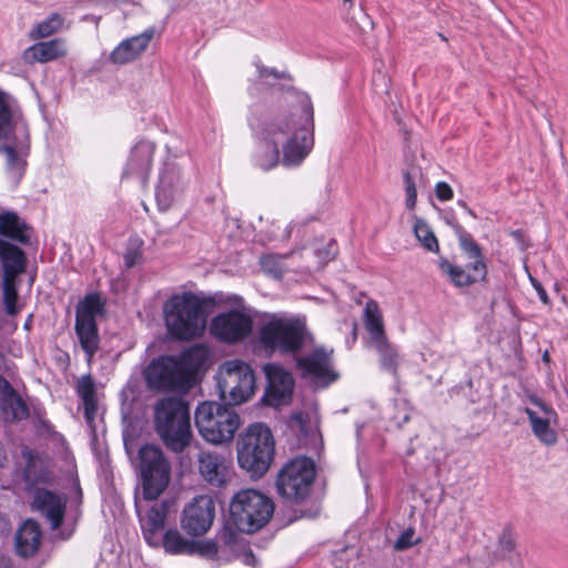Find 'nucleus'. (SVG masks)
I'll return each mask as SVG.
<instances>
[{"label":"nucleus","instance_id":"1","mask_svg":"<svg viewBox=\"0 0 568 568\" xmlns=\"http://www.w3.org/2000/svg\"><path fill=\"white\" fill-rule=\"evenodd\" d=\"M313 108L305 103L290 116H277L263 124L257 132L254 164L270 171L282 164L300 166L314 146Z\"/></svg>","mask_w":568,"mask_h":568},{"label":"nucleus","instance_id":"2","mask_svg":"<svg viewBox=\"0 0 568 568\" xmlns=\"http://www.w3.org/2000/svg\"><path fill=\"white\" fill-rule=\"evenodd\" d=\"M207 300L193 292L173 294L163 304L168 333L175 339L190 341L200 336L206 324L204 306Z\"/></svg>","mask_w":568,"mask_h":568},{"label":"nucleus","instance_id":"3","mask_svg":"<svg viewBox=\"0 0 568 568\" xmlns=\"http://www.w3.org/2000/svg\"><path fill=\"white\" fill-rule=\"evenodd\" d=\"M308 337L304 320L280 313L265 314L257 331V345L267 354H295Z\"/></svg>","mask_w":568,"mask_h":568},{"label":"nucleus","instance_id":"4","mask_svg":"<svg viewBox=\"0 0 568 568\" xmlns=\"http://www.w3.org/2000/svg\"><path fill=\"white\" fill-rule=\"evenodd\" d=\"M154 425L158 435L170 450L181 453L190 445V409L182 398L160 399L154 408Z\"/></svg>","mask_w":568,"mask_h":568},{"label":"nucleus","instance_id":"5","mask_svg":"<svg viewBox=\"0 0 568 568\" xmlns=\"http://www.w3.org/2000/svg\"><path fill=\"white\" fill-rule=\"evenodd\" d=\"M237 462L253 477L263 476L275 454V442L271 429L262 424L250 425L237 440Z\"/></svg>","mask_w":568,"mask_h":568},{"label":"nucleus","instance_id":"6","mask_svg":"<svg viewBox=\"0 0 568 568\" xmlns=\"http://www.w3.org/2000/svg\"><path fill=\"white\" fill-rule=\"evenodd\" d=\"M194 419L202 438L214 445L232 442L241 426V417L234 408L217 402L200 403Z\"/></svg>","mask_w":568,"mask_h":568},{"label":"nucleus","instance_id":"7","mask_svg":"<svg viewBox=\"0 0 568 568\" xmlns=\"http://www.w3.org/2000/svg\"><path fill=\"white\" fill-rule=\"evenodd\" d=\"M274 513L270 497L255 489H243L230 504V517L237 530L253 534L264 527Z\"/></svg>","mask_w":568,"mask_h":568},{"label":"nucleus","instance_id":"8","mask_svg":"<svg viewBox=\"0 0 568 568\" xmlns=\"http://www.w3.org/2000/svg\"><path fill=\"white\" fill-rule=\"evenodd\" d=\"M220 396L232 405L248 400L255 392V376L251 366L242 359L225 361L219 368Z\"/></svg>","mask_w":568,"mask_h":568},{"label":"nucleus","instance_id":"9","mask_svg":"<svg viewBox=\"0 0 568 568\" xmlns=\"http://www.w3.org/2000/svg\"><path fill=\"white\" fill-rule=\"evenodd\" d=\"M139 470L143 498L155 500L165 490L171 478V465L162 449L146 444L139 449Z\"/></svg>","mask_w":568,"mask_h":568},{"label":"nucleus","instance_id":"10","mask_svg":"<svg viewBox=\"0 0 568 568\" xmlns=\"http://www.w3.org/2000/svg\"><path fill=\"white\" fill-rule=\"evenodd\" d=\"M315 476V464L311 458L297 457L291 459L277 475V491L285 499L300 503L308 496Z\"/></svg>","mask_w":568,"mask_h":568},{"label":"nucleus","instance_id":"11","mask_svg":"<svg viewBox=\"0 0 568 568\" xmlns=\"http://www.w3.org/2000/svg\"><path fill=\"white\" fill-rule=\"evenodd\" d=\"M254 312L239 305L216 314L210 324V333L220 342L236 344L246 339L253 332Z\"/></svg>","mask_w":568,"mask_h":568},{"label":"nucleus","instance_id":"12","mask_svg":"<svg viewBox=\"0 0 568 568\" xmlns=\"http://www.w3.org/2000/svg\"><path fill=\"white\" fill-rule=\"evenodd\" d=\"M301 376L315 387H326L338 378L332 363V351L316 347L296 358Z\"/></svg>","mask_w":568,"mask_h":568},{"label":"nucleus","instance_id":"13","mask_svg":"<svg viewBox=\"0 0 568 568\" xmlns=\"http://www.w3.org/2000/svg\"><path fill=\"white\" fill-rule=\"evenodd\" d=\"M267 387L263 395V402L278 408L291 403L295 387V381L290 371L274 363L264 366Z\"/></svg>","mask_w":568,"mask_h":568},{"label":"nucleus","instance_id":"14","mask_svg":"<svg viewBox=\"0 0 568 568\" xmlns=\"http://www.w3.org/2000/svg\"><path fill=\"white\" fill-rule=\"evenodd\" d=\"M527 400L529 406L524 408L527 414L534 435L544 444L551 446L557 442V434L552 426L558 423V414L541 398L530 395Z\"/></svg>","mask_w":568,"mask_h":568},{"label":"nucleus","instance_id":"15","mask_svg":"<svg viewBox=\"0 0 568 568\" xmlns=\"http://www.w3.org/2000/svg\"><path fill=\"white\" fill-rule=\"evenodd\" d=\"M215 517V505L207 495L194 497L183 509L181 517L182 529L194 537L206 534Z\"/></svg>","mask_w":568,"mask_h":568},{"label":"nucleus","instance_id":"16","mask_svg":"<svg viewBox=\"0 0 568 568\" xmlns=\"http://www.w3.org/2000/svg\"><path fill=\"white\" fill-rule=\"evenodd\" d=\"M145 381L153 389L185 387L175 363V356H162L153 359L145 369Z\"/></svg>","mask_w":568,"mask_h":568},{"label":"nucleus","instance_id":"17","mask_svg":"<svg viewBox=\"0 0 568 568\" xmlns=\"http://www.w3.org/2000/svg\"><path fill=\"white\" fill-rule=\"evenodd\" d=\"M155 144L150 141H139L131 150L124 176L138 178L145 183L152 169Z\"/></svg>","mask_w":568,"mask_h":568},{"label":"nucleus","instance_id":"18","mask_svg":"<svg viewBox=\"0 0 568 568\" xmlns=\"http://www.w3.org/2000/svg\"><path fill=\"white\" fill-rule=\"evenodd\" d=\"M153 37L154 29L149 28L140 34L121 41L110 53V61L114 64L133 62L145 52Z\"/></svg>","mask_w":568,"mask_h":568},{"label":"nucleus","instance_id":"19","mask_svg":"<svg viewBox=\"0 0 568 568\" xmlns=\"http://www.w3.org/2000/svg\"><path fill=\"white\" fill-rule=\"evenodd\" d=\"M32 507L45 516L52 529H57L62 524L65 510L63 497L47 489H37L33 494Z\"/></svg>","mask_w":568,"mask_h":568},{"label":"nucleus","instance_id":"20","mask_svg":"<svg viewBox=\"0 0 568 568\" xmlns=\"http://www.w3.org/2000/svg\"><path fill=\"white\" fill-rule=\"evenodd\" d=\"M67 54V41L62 38H55L30 45L23 51L22 59L27 64L47 63L64 58Z\"/></svg>","mask_w":568,"mask_h":568},{"label":"nucleus","instance_id":"21","mask_svg":"<svg viewBox=\"0 0 568 568\" xmlns=\"http://www.w3.org/2000/svg\"><path fill=\"white\" fill-rule=\"evenodd\" d=\"M197 466L201 476L211 485L222 486L226 481L229 465L226 459L217 453L201 452L197 455Z\"/></svg>","mask_w":568,"mask_h":568},{"label":"nucleus","instance_id":"22","mask_svg":"<svg viewBox=\"0 0 568 568\" xmlns=\"http://www.w3.org/2000/svg\"><path fill=\"white\" fill-rule=\"evenodd\" d=\"M439 267L445 273L454 285L459 287L469 286L473 283L483 281L486 277L487 271L484 262H471L467 268L450 264L448 261H442Z\"/></svg>","mask_w":568,"mask_h":568},{"label":"nucleus","instance_id":"23","mask_svg":"<svg viewBox=\"0 0 568 568\" xmlns=\"http://www.w3.org/2000/svg\"><path fill=\"white\" fill-rule=\"evenodd\" d=\"M206 359L207 354L202 346L189 347L175 357V363L185 387L190 386L194 376L202 368Z\"/></svg>","mask_w":568,"mask_h":568},{"label":"nucleus","instance_id":"24","mask_svg":"<svg viewBox=\"0 0 568 568\" xmlns=\"http://www.w3.org/2000/svg\"><path fill=\"white\" fill-rule=\"evenodd\" d=\"M144 538L150 546L158 547L156 534L164 527L168 507L165 504L152 506L144 516L141 515L140 506L136 503Z\"/></svg>","mask_w":568,"mask_h":568},{"label":"nucleus","instance_id":"25","mask_svg":"<svg viewBox=\"0 0 568 568\" xmlns=\"http://www.w3.org/2000/svg\"><path fill=\"white\" fill-rule=\"evenodd\" d=\"M0 262L3 271L2 277L18 278L26 271L27 258L23 251L1 239Z\"/></svg>","mask_w":568,"mask_h":568},{"label":"nucleus","instance_id":"26","mask_svg":"<svg viewBox=\"0 0 568 568\" xmlns=\"http://www.w3.org/2000/svg\"><path fill=\"white\" fill-rule=\"evenodd\" d=\"M182 179L180 172L174 169H166L161 175L156 189V201L161 210H168L175 197L180 194Z\"/></svg>","mask_w":568,"mask_h":568},{"label":"nucleus","instance_id":"27","mask_svg":"<svg viewBox=\"0 0 568 568\" xmlns=\"http://www.w3.org/2000/svg\"><path fill=\"white\" fill-rule=\"evenodd\" d=\"M41 541V530L39 525L31 519H27L16 534V548L21 557L32 556L39 548Z\"/></svg>","mask_w":568,"mask_h":568},{"label":"nucleus","instance_id":"28","mask_svg":"<svg viewBox=\"0 0 568 568\" xmlns=\"http://www.w3.org/2000/svg\"><path fill=\"white\" fill-rule=\"evenodd\" d=\"M0 235L20 244H29L31 231L16 213L4 212L0 213Z\"/></svg>","mask_w":568,"mask_h":568},{"label":"nucleus","instance_id":"29","mask_svg":"<svg viewBox=\"0 0 568 568\" xmlns=\"http://www.w3.org/2000/svg\"><path fill=\"white\" fill-rule=\"evenodd\" d=\"M69 28L70 22H67L65 17L61 13L53 12L45 19L37 22L29 31L28 37L30 40L36 41L49 38L62 30H68Z\"/></svg>","mask_w":568,"mask_h":568},{"label":"nucleus","instance_id":"30","mask_svg":"<svg viewBox=\"0 0 568 568\" xmlns=\"http://www.w3.org/2000/svg\"><path fill=\"white\" fill-rule=\"evenodd\" d=\"M77 392L83 403L84 417L89 424H92L98 412V399L94 381L91 375H84L78 381Z\"/></svg>","mask_w":568,"mask_h":568},{"label":"nucleus","instance_id":"31","mask_svg":"<svg viewBox=\"0 0 568 568\" xmlns=\"http://www.w3.org/2000/svg\"><path fill=\"white\" fill-rule=\"evenodd\" d=\"M364 323L371 336L372 345L378 342L383 343V341L387 339L384 331L383 315L379 311L378 304L375 301H368L366 303L364 311Z\"/></svg>","mask_w":568,"mask_h":568},{"label":"nucleus","instance_id":"32","mask_svg":"<svg viewBox=\"0 0 568 568\" xmlns=\"http://www.w3.org/2000/svg\"><path fill=\"white\" fill-rule=\"evenodd\" d=\"M162 546L170 555H192L197 551V544L186 539L179 530L169 529L163 535Z\"/></svg>","mask_w":568,"mask_h":568},{"label":"nucleus","instance_id":"33","mask_svg":"<svg viewBox=\"0 0 568 568\" xmlns=\"http://www.w3.org/2000/svg\"><path fill=\"white\" fill-rule=\"evenodd\" d=\"M75 331L82 349L90 362L99 348V335L97 322L75 321Z\"/></svg>","mask_w":568,"mask_h":568},{"label":"nucleus","instance_id":"34","mask_svg":"<svg viewBox=\"0 0 568 568\" xmlns=\"http://www.w3.org/2000/svg\"><path fill=\"white\" fill-rule=\"evenodd\" d=\"M103 312V303L97 294L85 296L77 306L75 321L95 322L99 314Z\"/></svg>","mask_w":568,"mask_h":568},{"label":"nucleus","instance_id":"35","mask_svg":"<svg viewBox=\"0 0 568 568\" xmlns=\"http://www.w3.org/2000/svg\"><path fill=\"white\" fill-rule=\"evenodd\" d=\"M2 300L4 311L9 316H16L21 311L17 278L2 277Z\"/></svg>","mask_w":568,"mask_h":568},{"label":"nucleus","instance_id":"36","mask_svg":"<svg viewBox=\"0 0 568 568\" xmlns=\"http://www.w3.org/2000/svg\"><path fill=\"white\" fill-rule=\"evenodd\" d=\"M414 233L418 242L430 252H437L439 248L438 241L430 226L420 219H417L414 225Z\"/></svg>","mask_w":568,"mask_h":568},{"label":"nucleus","instance_id":"37","mask_svg":"<svg viewBox=\"0 0 568 568\" xmlns=\"http://www.w3.org/2000/svg\"><path fill=\"white\" fill-rule=\"evenodd\" d=\"M373 346L381 355L383 368L395 374L398 365V354L396 349L388 343V339L383 341V343L378 342L373 344Z\"/></svg>","mask_w":568,"mask_h":568},{"label":"nucleus","instance_id":"38","mask_svg":"<svg viewBox=\"0 0 568 568\" xmlns=\"http://www.w3.org/2000/svg\"><path fill=\"white\" fill-rule=\"evenodd\" d=\"M285 258L286 256L283 255H265L261 260L262 268L267 275L274 278H281L287 268L285 265Z\"/></svg>","mask_w":568,"mask_h":568},{"label":"nucleus","instance_id":"39","mask_svg":"<svg viewBox=\"0 0 568 568\" xmlns=\"http://www.w3.org/2000/svg\"><path fill=\"white\" fill-rule=\"evenodd\" d=\"M454 227L458 234L460 247L468 254V257L471 260V262H484L480 248L471 239V236L466 233L460 225L456 224Z\"/></svg>","mask_w":568,"mask_h":568},{"label":"nucleus","instance_id":"40","mask_svg":"<svg viewBox=\"0 0 568 568\" xmlns=\"http://www.w3.org/2000/svg\"><path fill=\"white\" fill-rule=\"evenodd\" d=\"M3 408L13 419H23L29 414L26 404L16 393L3 398Z\"/></svg>","mask_w":568,"mask_h":568},{"label":"nucleus","instance_id":"41","mask_svg":"<svg viewBox=\"0 0 568 568\" xmlns=\"http://www.w3.org/2000/svg\"><path fill=\"white\" fill-rule=\"evenodd\" d=\"M12 131L11 111L0 92V139H8Z\"/></svg>","mask_w":568,"mask_h":568},{"label":"nucleus","instance_id":"42","mask_svg":"<svg viewBox=\"0 0 568 568\" xmlns=\"http://www.w3.org/2000/svg\"><path fill=\"white\" fill-rule=\"evenodd\" d=\"M404 185L406 193V206L407 209L413 210L417 201V191L415 182L409 173L404 174Z\"/></svg>","mask_w":568,"mask_h":568},{"label":"nucleus","instance_id":"43","mask_svg":"<svg viewBox=\"0 0 568 568\" xmlns=\"http://www.w3.org/2000/svg\"><path fill=\"white\" fill-rule=\"evenodd\" d=\"M414 536L415 532L413 529H406L405 531H403L395 542V549L404 550L412 547L415 544Z\"/></svg>","mask_w":568,"mask_h":568},{"label":"nucleus","instance_id":"44","mask_svg":"<svg viewBox=\"0 0 568 568\" xmlns=\"http://www.w3.org/2000/svg\"><path fill=\"white\" fill-rule=\"evenodd\" d=\"M435 194L439 201L445 202L453 199L454 191L448 183L438 182L435 185Z\"/></svg>","mask_w":568,"mask_h":568},{"label":"nucleus","instance_id":"45","mask_svg":"<svg viewBox=\"0 0 568 568\" xmlns=\"http://www.w3.org/2000/svg\"><path fill=\"white\" fill-rule=\"evenodd\" d=\"M258 79L266 84H270L268 79H278L280 74L274 69H268L262 65H257Z\"/></svg>","mask_w":568,"mask_h":568},{"label":"nucleus","instance_id":"46","mask_svg":"<svg viewBox=\"0 0 568 568\" xmlns=\"http://www.w3.org/2000/svg\"><path fill=\"white\" fill-rule=\"evenodd\" d=\"M306 416L303 413H294L291 415V426L296 427L301 433L305 432Z\"/></svg>","mask_w":568,"mask_h":568},{"label":"nucleus","instance_id":"47","mask_svg":"<svg viewBox=\"0 0 568 568\" xmlns=\"http://www.w3.org/2000/svg\"><path fill=\"white\" fill-rule=\"evenodd\" d=\"M530 282L534 288L536 290L540 301L542 304L548 305L550 303V298L546 292V290L542 287V285L534 277L530 276Z\"/></svg>","mask_w":568,"mask_h":568},{"label":"nucleus","instance_id":"48","mask_svg":"<svg viewBox=\"0 0 568 568\" xmlns=\"http://www.w3.org/2000/svg\"><path fill=\"white\" fill-rule=\"evenodd\" d=\"M500 547L504 552H510L515 548V541L513 540L511 536L504 535L500 538Z\"/></svg>","mask_w":568,"mask_h":568},{"label":"nucleus","instance_id":"49","mask_svg":"<svg viewBox=\"0 0 568 568\" xmlns=\"http://www.w3.org/2000/svg\"><path fill=\"white\" fill-rule=\"evenodd\" d=\"M6 155H7V162L8 165L13 169L16 164L18 163L16 151L12 146H6L3 149Z\"/></svg>","mask_w":568,"mask_h":568},{"label":"nucleus","instance_id":"50","mask_svg":"<svg viewBox=\"0 0 568 568\" xmlns=\"http://www.w3.org/2000/svg\"><path fill=\"white\" fill-rule=\"evenodd\" d=\"M0 390L3 394V398L8 397V396H10L11 394L14 393L13 388L11 387V385L3 377H0Z\"/></svg>","mask_w":568,"mask_h":568},{"label":"nucleus","instance_id":"51","mask_svg":"<svg viewBox=\"0 0 568 568\" xmlns=\"http://www.w3.org/2000/svg\"><path fill=\"white\" fill-rule=\"evenodd\" d=\"M138 257L139 254L136 252H128L124 256L126 266L132 267L135 264Z\"/></svg>","mask_w":568,"mask_h":568},{"label":"nucleus","instance_id":"52","mask_svg":"<svg viewBox=\"0 0 568 568\" xmlns=\"http://www.w3.org/2000/svg\"><path fill=\"white\" fill-rule=\"evenodd\" d=\"M244 562L247 564V565H251V566H255L256 565V558L255 556L253 555L252 551H247L244 554Z\"/></svg>","mask_w":568,"mask_h":568},{"label":"nucleus","instance_id":"53","mask_svg":"<svg viewBox=\"0 0 568 568\" xmlns=\"http://www.w3.org/2000/svg\"><path fill=\"white\" fill-rule=\"evenodd\" d=\"M0 568H10L9 559L0 556Z\"/></svg>","mask_w":568,"mask_h":568},{"label":"nucleus","instance_id":"54","mask_svg":"<svg viewBox=\"0 0 568 568\" xmlns=\"http://www.w3.org/2000/svg\"><path fill=\"white\" fill-rule=\"evenodd\" d=\"M458 204L460 205V207L465 210L468 207V205L464 201H459Z\"/></svg>","mask_w":568,"mask_h":568},{"label":"nucleus","instance_id":"55","mask_svg":"<svg viewBox=\"0 0 568 568\" xmlns=\"http://www.w3.org/2000/svg\"><path fill=\"white\" fill-rule=\"evenodd\" d=\"M466 211L469 215H471L473 217H476V215L471 209L467 207Z\"/></svg>","mask_w":568,"mask_h":568},{"label":"nucleus","instance_id":"56","mask_svg":"<svg viewBox=\"0 0 568 568\" xmlns=\"http://www.w3.org/2000/svg\"><path fill=\"white\" fill-rule=\"evenodd\" d=\"M345 3H348L349 7H353V0H343Z\"/></svg>","mask_w":568,"mask_h":568},{"label":"nucleus","instance_id":"57","mask_svg":"<svg viewBox=\"0 0 568 568\" xmlns=\"http://www.w3.org/2000/svg\"><path fill=\"white\" fill-rule=\"evenodd\" d=\"M287 237H288V233H286V234H284V235L282 236V239H287Z\"/></svg>","mask_w":568,"mask_h":568}]
</instances>
